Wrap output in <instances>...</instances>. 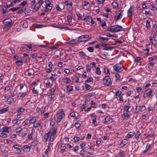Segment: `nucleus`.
Here are the masks:
<instances>
[{
  "label": "nucleus",
  "mask_w": 157,
  "mask_h": 157,
  "mask_svg": "<svg viewBox=\"0 0 157 157\" xmlns=\"http://www.w3.org/2000/svg\"><path fill=\"white\" fill-rule=\"evenodd\" d=\"M57 127L54 126L51 127L50 130L44 136V140L47 141L49 138V140L52 142L56 136V134L57 132Z\"/></svg>",
  "instance_id": "nucleus-1"
},
{
  "label": "nucleus",
  "mask_w": 157,
  "mask_h": 157,
  "mask_svg": "<svg viewBox=\"0 0 157 157\" xmlns=\"http://www.w3.org/2000/svg\"><path fill=\"white\" fill-rule=\"evenodd\" d=\"M65 115L62 109H59L56 113V121L59 123L62 120L63 117H65Z\"/></svg>",
  "instance_id": "nucleus-2"
},
{
  "label": "nucleus",
  "mask_w": 157,
  "mask_h": 157,
  "mask_svg": "<svg viewBox=\"0 0 157 157\" xmlns=\"http://www.w3.org/2000/svg\"><path fill=\"white\" fill-rule=\"evenodd\" d=\"M123 28L119 25L111 26L107 29V31L112 33H115L122 30Z\"/></svg>",
  "instance_id": "nucleus-3"
},
{
  "label": "nucleus",
  "mask_w": 157,
  "mask_h": 157,
  "mask_svg": "<svg viewBox=\"0 0 157 157\" xmlns=\"http://www.w3.org/2000/svg\"><path fill=\"white\" fill-rule=\"evenodd\" d=\"M114 70L117 73L121 72L124 69V67L120 63H117L113 66Z\"/></svg>",
  "instance_id": "nucleus-4"
},
{
  "label": "nucleus",
  "mask_w": 157,
  "mask_h": 157,
  "mask_svg": "<svg viewBox=\"0 0 157 157\" xmlns=\"http://www.w3.org/2000/svg\"><path fill=\"white\" fill-rule=\"evenodd\" d=\"M44 6V11L45 12H50L53 5L51 3L50 1H45Z\"/></svg>",
  "instance_id": "nucleus-5"
},
{
  "label": "nucleus",
  "mask_w": 157,
  "mask_h": 157,
  "mask_svg": "<svg viewBox=\"0 0 157 157\" xmlns=\"http://www.w3.org/2000/svg\"><path fill=\"white\" fill-rule=\"evenodd\" d=\"M12 20L10 19H7L3 20L2 21L3 24L7 26L6 27H4V30H5L6 29L7 30L9 29L12 25Z\"/></svg>",
  "instance_id": "nucleus-6"
},
{
  "label": "nucleus",
  "mask_w": 157,
  "mask_h": 157,
  "mask_svg": "<svg viewBox=\"0 0 157 157\" xmlns=\"http://www.w3.org/2000/svg\"><path fill=\"white\" fill-rule=\"evenodd\" d=\"M103 84L105 85L108 86L112 84V81L109 76H105L104 78L102 80Z\"/></svg>",
  "instance_id": "nucleus-7"
},
{
  "label": "nucleus",
  "mask_w": 157,
  "mask_h": 157,
  "mask_svg": "<svg viewBox=\"0 0 157 157\" xmlns=\"http://www.w3.org/2000/svg\"><path fill=\"white\" fill-rule=\"evenodd\" d=\"M152 93V90L150 88L145 90L143 94V97L144 98H151Z\"/></svg>",
  "instance_id": "nucleus-8"
},
{
  "label": "nucleus",
  "mask_w": 157,
  "mask_h": 157,
  "mask_svg": "<svg viewBox=\"0 0 157 157\" xmlns=\"http://www.w3.org/2000/svg\"><path fill=\"white\" fill-rule=\"evenodd\" d=\"M146 109V107L145 105H138V106H136L135 113H137L140 112H142L145 110Z\"/></svg>",
  "instance_id": "nucleus-9"
},
{
  "label": "nucleus",
  "mask_w": 157,
  "mask_h": 157,
  "mask_svg": "<svg viewBox=\"0 0 157 157\" xmlns=\"http://www.w3.org/2000/svg\"><path fill=\"white\" fill-rule=\"evenodd\" d=\"M156 35L154 34L152 36H150L149 39L150 42L154 45L157 47V40H155Z\"/></svg>",
  "instance_id": "nucleus-10"
},
{
  "label": "nucleus",
  "mask_w": 157,
  "mask_h": 157,
  "mask_svg": "<svg viewBox=\"0 0 157 157\" xmlns=\"http://www.w3.org/2000/svg\"><path fill=\"white\" fill-rule=\"evenodd\" d=\"M67 144L63 143L59 144L58 146V148L60 149V152L62 153H63L65 151L66 148V145Z\"/></svg>",
  "instance_id": "nucleus-11"
},
{
  "label": "nucleus",
  "mask_w": 157,
  "mask_h": 157,
  "mask_svg": "<svg viewBox=\"0 0 157 157\" xmlns=\"http://www.w3.org/2000/svg\"><path fill=\"white\" fill-rule=\"evenodd\" d=\"M134 6H131L127 11V15L129 17H132L133 16V11Z\"/></svg>",
  "instance_id": "nucleus-12"
},
{
  "label": "nucleus",
  "mask_w": 157,
  "mask_h": 157,
  "mask_svg": "<svg viewBox=\"0 0 157 157\" xmlns=\"http://www.w3.org/2000/svg\"><path fill=\"white\" fill-rule=\"evenodd\" d=\"M112 121V119L111 117L109 116H107L102 120L101 122L104 124L106 123H109V122H111Z\"/></svg>",
  "instance_id": "nucleus-13"
},
{
  "label": "nucleus",
  "mask_w": 157,
  "mask_h": 157,
  "mask_svg": "<svg viewBox=\"0 0 157 157\" xmlns=\"http://www.w3.org/2000/svg\"><path fill=\"white\" fill-rule=\"evenodd\" d=\"M36 2L35 1H32L31 2V5L30 6V8L33 9V11L35 12L37 11L39 8L37 7L35 5L34 6V4H35Z\"/></svg>",
  "instance_id": "nucleus-14"
},
{
  "label": "nucleus",
  "mask_w": 157,
  "mask_h": 157,
  "mask_svg": "<svg viewBox=\"0 0 157 157\" xmlns=\"http://www.w3.org/2000/svg\"><path fill=\"white\" fill-rule=\"evenodd\" d=\"M123 12V10H120L119 11L117 14L116 16V18L115 19V21H117L122 17Z\"/></svg>",
  "instance_id": "nucleus-15"
},
{
  "label": "nucleus",
  "mask_w": 157,
  "mask_h": 157,
  "mask_svg": "<svg viewBox=\"0 0 157 157\" xmlns=\"http://www.w3.org/2000/svg\"><path fill=\"white\" fill-rule=\"evenodd\" d=\"M31 147L30 146V145L29 146L27 145H25L22 146L21 149L24 151L29 152L30 150Z\"/></svg>",
  "instance_id": "nucleus-16"
},
{
  "label": "nucleus",
  "mask_w": 157,
  "mask_h": 157,
  "mask_svg": "<svg viewBox=\"0 0 157 157\" xmlns=\"http://www.w3.org/2000/svg\"><path fill=\"white\" fill-rule=\"evenodd\" d=\"M55 97V94H51L47 96V99L49 101H52L54 100Z\"/></svg>",
  "instance_id": "nucleus-17"
},
{
  "label": "nucleus",
  "mask_w": 157,
  "mask_h": 157,
  "mask_svg": "<svg viewBox=\"0 0 157 157\" xmlns=\"http://www.w3.org/2000/svg\"><path fill=\"white\" fill-rule=\"evenodd\" d=\"M135 135V132L132 131L128 133L127 135L125 136V138L126 139L132 138Z\"/></svg>",
  "instance_id": "nucleus-18"
},
{
  "label": "nucleus",
  "mask_w": 157,
  "mask_h": 157,
  "mask_svg": "<svg viewBox=\"0 0 157 157\" xmlns=\"http://www.w3.org/2000/svg\"><path fill=\"white\" fill-rule=\"evenodd\" d=\"M52 144L51 143V142H49L48 144V145L47 146V148L46 150L44 152V154L45 155H47L49 152L51 150V147H52Z\"/></svg>",
  "instance_id": "nucleus-19"
},
{
  "label": "nucleus",
  "mask_w": 157,
  "mask_h": 157,
  "mask_svg": "<svg viewBox=\"0 0 157 157\" xmlns=\"http://www.w3.org/2000/svg\"><path fill=\"white\" fill-rule=\"evenodd\" d=\"M30 123L29 121V119H26L23 121L22 124V126L28 127Z\"/></svg>",
  "instance_id": "nucleus-20"
},
{
  "label": "nucleus",
  "mask_w": 157,
  "mask_h": 157,
  "mask_svg": "<svg viewBox=\"0 0 157 157\" xmlns=\"http://www.w3.org/2000/svg\"><path fill=\"white\" fill-rule=\"evenodd\" d=\"M35 132V129L33 128L31 129V132L28 134L27 136L29 140H30L32 139L33 134Z\"/></svg>",
  "instance_id": "nucleus-21"
},
{
  "label": "nucleus",
  "mask_w": 157,
  "mask_h": 157,
  "mask_svg": "<svg viewBox=\"0 0 157 157\" xmlns=\"http://www.w3.org/2000/svg\"><path fill=\"white\" fill-rule=\"evenodd\" d=\"M123 115L125 117L124 120H128L130 117V115L129 111H124Z\"/></svg>",
  "instance_id": "nucleus-22"
},
{
  "label": "nucleus",
  "mask_w": 157,
  "mask_h": 157,
  "mask_svg": "<svg viewBox=\"0 0 157 157\" xmlns=\"http://www.w3.org/2000/svg\"><path fill=\"white\" fill-rule=\"evenodd\" d=\"M55 116H54L53 117H52L49 120L50 125L51 126H52V127L54 126H56L55 125Z\"/></svg>",
  "instance_id": "nucleus-23"
},
{
  "label": "nucleus",
  "mask_w": 157,
  "mask_h": 157,
  "mask_svg": "<svg viewBox=\"0 0 157 157\" xmlns=\"http://www.w3.org/2000/svg\"><path fill=\"white\" fill-rule=\"evenodd\" d=\"M10 129V128L9 127L4 126L2 128V130L5 133H9Z\"/></svg>",
  "instance_id": "nucleus-24"
},
{
  "label": "nucleus",
  "mask_w": 157,
  "mask_h": 157,
  "mask_svg": "<svg viewBox=\"0 0 157 157\" xmlns=\"http://www.w3.org/2000/svg\"><path fill=\"white\" fill-rule=\"evenodd\" d=\"M78 41L77 39H72L66 42L67 44H75L78 43Z\"/></svg>",
  "instance_id": "nucleus-25"
},
{
  "label": "nucleus",
  "mask_w": 157,
  "mask_h": 157,
  "mask_svg": "<svg viewBox=\"0 0 157 157\" xmlns=\"http://www.w3.org/2000/svg\"><path fill=\"white\" fill-rule=\"evenodd\" d=\"M62 81L63 82L66 84H67L71 82V80L69 78L67 77H64L62 78Z\"/></svg>",
  "instance_id": "nucleus-26"
},
{
  "label": "nucleus",
  "mask_w": 157,
  "mask_h": 157,
  "mask_svg": "<svg viewBox=\"0 0 157 157\" xmlns=\"http://www.w3.org/2000/svg\"><path fill=\"white\" fill-rule=\"evenodd\" d=\"M90 18L91 17L89 15H86L83 19V21H85L87 24H89L90 22Z\"/></svg>",
  "instance_id": "nucleus-27"
},
{
  "label": "nucleus",
  "mask_w": 157,
  "mask_h": 157,
  "mask_svg": "<svg viewBox=\"0 0 157 157\" xmlns=\"http://www.w3.org/2000/svg\"><path fill=\"white\" fill-rule=\"evenodd\" d=\"M22 117V114L21 113H17V114L14 116V118L19 121H21V119H20Z\"/></svg>",
  "instance_id": "nucleus-28"
},
{
  "label": "nucleus",
  "mask_w": 157,
  "mask_h": 157,
  "mask_svg": "<svg viewBox=\"0 0 157 157\" xmlns=\"http://www.w3.org/2000/svg\"><path fill=\"white\" fill-rule=\"evenodd\" d=\"M127 140V139H125L121 141L120 143V145L122 147H123L127 144L128 141Z\"/></svg>",
  "instance_id": "nucleus-29"
},
{
  "label": "nucleus",
  "mask_w": 157,
  "mask_h": 157,
  "mask_svg": "<svg viewBox=\"0 0 157 157\" xmlns=\"http://www.w3.org/2000/svg\"><path fill=\"white\" fill-rule=\"evenodd\" d=\"M38 141L39 140L37 139L34 140L31 142L30 146H33L34 147H35L38 144Z\"/></svg>",
  "instance_id": "nucleus-30"
},
{
  "label": "nucleus",
  "mask_w": 157,
  "mask_h": 157,
  "mask_svg": "<svg viewBox=\"0 0 157 157\" xmlns=\"http://www.w3.org/2000/svg\"><path fill=\"white\" fill-rule=\"evenodd\" d=\"M7 136V133H5L2 130L0 129V137L2 138H6Z\"/></svg>",
  "instance_id": "nucleus-31"
},
{
  "label": "nucleus",
  "mask_w": 157,
  "mask_h": 157,
  "mask_svg": "<svg viewBox=\"0 0 157 157\" xmlns=\"http://www.w3.org/2000/svg\"><path fill=\"white\" fill-rule=\"evenodd\" d=\"M66 90L67 92L70 93L73 90V86L70 85H68L66 87Z\"/></svg>",
  "instance_id": "nucleus-32"
},
{
  "label": "nucleus",
  "mask_w": 157,
  "mask_h": 157,
  "mask_svg": "<svg viewBox=\"0 0 157 157\" xmlns=\"http://www.w3.org/2000/svg\"><path fill=\"white\" fill-rule=\"evenodd\" d=\"M9 109H10L8 107L3 108L0 110V114L5 113L6 112L8 111Z\"/></svg>",
  "instance_id": "nucleus-33"
},
{
  "label": "nucleus",
  "mask_w": 157,
  "mask_h": 157,
  "mask_svg": "<svg viewBox=\"0 0 157 157\" xmlns=\"http://www.w3.org/2000/svg\"><path fill=\"white\" fill-rule=\"evenodd\" d=\"M77 40L78 42H84L86 41V40L85 39L83 35L79 37Z\"/></svg>",
  "instance_id": "nucleus-34"
},
{
  "label": "nucleus",
  "mask_w": 157,
  "mask_h": 157,
  "mask_svg": "<svg viewBox=\"0 0 157 157\" xmlns=\"http://www.w3.org/2000/svg\"><path fill=\"white\" fill-rule=\"evenodd\" d=\"M41 125V121H39L38 122H36V121L34 124H33V127L34 128H36L38 127H39Z\"/></svg>",
  "instance_id": "nucleus-35"
},
{
  "label": "nucleus",
  "mask_w": 157,
  "mask_h": 157,
  "mask_svg": "<svg viewBox=\"0 0 157 157\" xmlns=\"http://www.w3.org/2000/svg\"><path fill=\"white\" fill-rule=\"evenodd\" d=\"M118 157H124L125 154L123 151L120 150L117 154Z\"/></svg>",
  "instance_id": "nucleus-36"
},
{
  "label": "nucleus",
  "mask_w": 157,
  "mask_h": 157,
  "mask_svg": "<svg viewBox=\"0 0 157 157\" xmlns=\"http://www.w3.org/2000/svg\"><path fill=\"white\" fill-rule=\"evenodd\" d=\"M115 80L116 82H120L121 80V77L118 73H116L115 75Z\"/></svg>",
  "instance_id": "nucleus-37"
},
{
  "label": "nucleus",
  "mask_w": 157,
  "mask_h": 157,
  "mask_svg": "<svg viewBox=\"0 0 157 157\" xmlns=\"http://www.w3.org/2000/svg\"><path fill=\"white\" fill-rule=\"evenodd\" d=\"M12 123L13 124V126L15 125H18L20 124V122H19V121L17 120L16 118H15L12 121Z\"/></svg>",
  "instance_id": "nucleus-38"
},
{
  "label": "nucleus",
  "mask_w": 157,
  "mask_h": 157,
  "mask_svg": "<svg viewBox=\"0 0 157 157\" xmlns=\"http://www.w3.org/2000/svg\"><path fill=\"white\" fill-rule=\"evenodd\" d=\"M58 78V76L56 74H51V76L50 77V78L53 81H56Z\"/></svg>",
  "instance_id": "nucleus-39"
},
{
  "label": "nucleus",
  "mask_w": 157,
  "mask_h": 157,
  "mask_svg": "<svg viewBox=\"0 0 157 157\" xmlns=\"http://www.w3.org/2000/svg\"><path fill=\"white\" fill-rule=\"evenodd\" d=\"M25 110V109L22 107H19L17 110V112L18 113H23Z\"/></svg>",
  "instance_id": "nucleus-40"
},
{
  "label": "nucleus",
  "mask_w": 157,
  "mask_h": 157,
  "mask_svg": "<svg viewBox=\"0 0 157 157\" xmlns=\"http://www.w3.org/2000/svg\"><path fill=\"white\" fill-rule=\"evenodd\" d=\"M141 133L140 132L138 131L135 133V132L134 138L137 140H138L139 138V136H140Z\"/></svg>",
  "instance_id": "nucleus-41"
},
{
  "label": "nucleus",
  "mask_w": 157,
  "mask_h": 157,
  "mask_svg": "<svg viewBox=\"0 0 157 157\" xmlns=\"http://www.w3.org/2000/svg\"><path fill=\"white\" fill-rule=\"evenodd\" d=\"M14 102V99L12 97H9L7 99V104H10Z\"/></svg>",
  "instance_id": "nucleus-42"
},
{
  "label": "nucleus",
  "mask_w": 157,
  "mask_h": 157,
  "mask_svg": "<svg viewBox=\"0 0 157 157\" xmlns=\"http://www.w3.org/2000/svg\"><path fill=\"white\" fill-rule=\"evenodd\" d=\"M27 71H28V75L29 76H31L34 72V70L32 68L28 69Z\"/></svg>",
  "instance_id": "nucleus-43"
},
{
  "label": "nucleus",
  "mask_w": 157,
  "mask_h": 157,
  "mask_svg": "<svg viewBox=\"0 0 157 157\" xmlns=\"http://www.w3.org/2000/svg\"><path fill=\"white\" fill-rule=\"evenodd\" d=\"M143 59L140 57H136L135 59V61L136 62L140 63L143 61Z\"/></svg>",
  "instance_id": "nucleus-44"
},
{
  "label": "nucleus",
  "mask_w": 157,
  "mask_h": 157,
  "mask_svg": "<svg viewBox=\"0 0 157 157\" xmlns=\"http://www.w3.org/2000/svg\"><path fill=\"white\" fill-rule=\"evenodd\" d=\"M65 3L67 5V6L69 8H71L72 6V2H69L68 1H65Z\"/></svg>",
  "instance_id": "nucleus-45"
},
{
  "label": "nucleus",
  "mask_w": 157,
  "mask_h": 157,
  "mask_svg": "<svg viewBox=\"0 0 157 157\" xmlns=\"http://www.w3.org/2000/svg\"><path fill=\"white\" fill-rule=\"evenodd\" d=\"M36 118L35 117H33L30 119H29V121L30 124H33L36 121Z\"/></svg>",
  "instance_id": "nucleus-46"
},
{
  "label": "nucleus",
  "mask_w": 157,
  "mask_h": 157,
  "mask_svg": "<svg viewBox=\"0 0 157 157\" xmlns=\"http://www.w3.org/2000/svg\"><path fill=\"white\" fill-rule=\"evenodd\" d=\"M157 59V56L154 55L151 57H149L148 58L149 61H153L154 60Z\"/></svg>",
  "instance_id": "nucleus-47"
},
{
  "label": "nucleus",
  "mask_w": 157,
  "mask_h": 157,
  "mask_svg": "<svg viewBox=\"0 0 157 157\" xmlns=\"http://www.w3.org/2000/svg\"><path fill=\"white\" fill-rule=\"evenodd\" d=\"M155 109V107L154 105H150L148 107V111L149 112L153 111Z\"/></svg>",
  "instance_id": "nucleus-48"
},
{
  "label": "nucleus",
  "mask_w": 157,
  "mask_h": 157,
  "mask_svg": "<svg viewBox=\"0 0 157 157\" xmlns=\"http://www.w3.org/2000/svg\"><path fill=\"white\" fill-rule=\"evenodd\" d=\"M78 53L79 56L82 58H85V56H86V55L82 51L78 52Z\"/></svg>",
  "instance_id": "nucleus-49"
},
{
  "label": "nucleus",
  "mask_w": 157,
  "mask_h": 157,
  "mask_svg": "<svg viewBox=\"0 0 157 157\" xmlns=\"http://www.w3.org/2000/svg\"><path fill=\"white\" fill-rule=\"evenodd\" d=\"M146 27L147 29H150V21L149 20H147L146 21Z\"/></svg>",
  "instance_id": "nucleus-50"
},
{
  "label": "nucleus",
  "mask_w": 157,
  "mask_h": 157,
  "mask_svg": "<svg viewBox=\"0 0 157 157\" xmlns=\"http://www.w3.org/2000/svg\"><path fill=\"white\" fill-rule=\"evenodd\" d=\"M122 92L120 91H117L115 93V96H116V98H117L118 97H120L121 96V94Z\"/></svg>",
  "instance_id": "nucleus-51"
},
{
  "label": "nucleus",
  "mask_w": 157,
  "mask_h": 157,
  "mask_svg": "<svg viewBox=\"0 0 157 157\" xmlns=\"http://www.w3.org/2000/svg\"><path fill=\"white\" fill-rule=\"evenodd\" d=\"M98 38L101 41H107L109 40V38L108 37H103L99 36Z\"/></svg>",
  "instance_id": "nucleus-52"
},
{
  "label": "nucleus",
  "mask_w": 157,
  "mask_h": 157,
  "mask_svg": "<svg viewBox=\"0 0 157 157\" xmlns=\"http://www.w3.org/2000/svg\"><path fill=\"white\" fill-rule=\"evenodd\" d=\"M32 93L34 94H36V95H38L39 94V91L35 89V87H33V89L32 90Z\"/></svg>",
  "instance_id": "nucleus-53"
},
{
  "label": "nucleus",
  "mask_w": 157,
  "mask_h": 157,
  "mask_svg": "<svg viewBox=\"0 0 157 157\" xmlns=\"http://www.w3.org/2000/svg\"><path fill=\"white\" fill-rule=\"evenodd\" d=\"M27 47V50L28 51H31L33 49L32 45L31 44H26Z\"/></svg>",
  "instance_id": "nucleus-54"
},
{
  "label": "nucleus",
  "mask_w": 157,
  "mask_h": 157,
  "mask_svg": "<svg viewBox=\"0 0 157 157\" xmlns=\"http://www.w3.org/2000/svg\"><path fill=\"white\" fill-rule=\"evenodd\" d=\"M26 9V7H22V8L20 9L17 12L18 14H21L22 12L25 11Z\"/></svg>",
  "instance_id": "nucleus-55"
},
{
  "label": "nucleus",
  "mask_w": 157,
  "mask_h": 157,
  "mask_svg": "<svg viewBox=\"0 0 157 157\" xmlns=\"http://www.w3.org/2000/svg\"><path fill=\"white\" fill-rule=\"evenodd\" d=\"M15 63L16 64L19 66H21L23 64V61L22 60H17L16 61Z\"/></svg>",
  "instance_id": "nucleus-56"
},
{
  "label": "nucleus",
  "mask_w": 157,
  "mask_h": 157,
  "mask_svg": "<svg viewBox=\"0 0 157 157\" xmlns=\"http://www.w3.org/2000/svg\"><path fill=\"white\" fill-rule=\"evenodd\" d=\"M43 3V1H39L36 4H35V5L39 8L41 5H42Z\"/></svg>",
  "instance_id": "nucleus-57"
},
{
  "label": "nucleus",
  "mask_w": 157,
  "mask_h": 157,
  "mask_svg": "<svg viewBox=\"0 0 157 157\" xmlns=\"http://www.w3.org/2000/svg\"><path fill=\"white\" fill-rule=\"evenodd\" d=\"M79 146L78 145H76L73 148L72 150L75 152L77 153L78 151L79 150Z\"/></svg>",
  "instance_id": "nucleus-58"
},
{
  "label": "nucleus",
  "mask_w": 157,
  "mask_h": 157,
  "mask_svg": "<svg viewBox=\"0 0 157 157\" xmlns=\"http://www.w3.org/2000/svg\"><path fill=\"white\" fill-rule=\"evenodd\" d=\"M76 13L78 17V19L79 20H81L82 18V16L79 12H76Z\"/></svg>",
  "instance_id": "nucleus-59"
},
{
  "label": "nucleus",
  "mask_w": 157,
  "mask_h": 157,
  "mask_svg": "<svg viewBox=\"0 0 157 157\" xmlns=\"http://www.w3.org/2000/svg\"><path fill=\"white\" fill-rule=\"evenodd\" d=\"M86 152L85 149H82L79 152V154L81 155H83L86 153Z\"/></svg>",
  "instance_id": "nucleus-60"
},
{
  "label": "nucleus",
  "mask_w": 157,
  "mask_h": 157,
  "mask_svg": "<svg viewBox=\"0 0 157 157\" xmlns=\"http://www.w3.org/2000/svg\"><path fill=\"white\" fill-rule=\"evenodd\" d=\"M93 78L91 77L88 78L87 79L85 80V83H89L90 82H92L93 81Z\"/></svg>",
  "instance_id": "nucleus-61"
},
{
  "label": "nucleus",
  "mask_w": 157,
  "mask_h": 157,
  "mask_svg": "<svg viewBox=\"0 0 157 157\" xmlns=\"http://www.w3.org/2000/svg\"><path fill=\"white\" fill-rule=\"evenodd\" d=\"M86 101H84L83 104L80 106L81 109H82V111H83L82 109H85L86 107Z\"/></svg>",
  "instance_id": "nucleus-62"
},
{
  "label": "nucleus",
  "mask_w": 157,
  "mask_h": 157,
  "mask_svg": "<svg viewBox=\"0 0 157 157\" xmlns=\"http://www.w3.org/2000/svg\"><path fill=\"white\" fill-rule=\"evenodd\" d=\"M59 46L57 44H55L53 46H51L50 47V48L52 50H54L56 49H57L58 48Z\"/></svg>",
  "instance_id": "nucleus-63"
},
{
  "label": "nucleus",
  "mask_w": 157,
  "mask_h": 157,
  "mask_svg": "<svg viewBox=\"0 0 157 157\" xmlns=\"http://www.w3.org/2000/svg\"><path fill=\"white\" fill-rule=\"evenodd\" d=\"M81 124L78 122H77L75 123V126L76 129H78L81 126Z\"/></svg>",
  "instance_id": "nucleus-64"
}]
</instances>
